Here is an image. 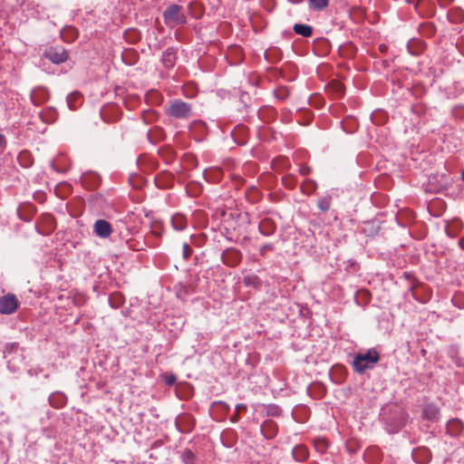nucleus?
<instances>
[{"mask_svg": "<svg viewBox=\"0 0 464 464\" xmlns=\"http://www.w3.org/2000/svg\"><path fill=\"white\" fill-rule=\"evenodd\" d=\"M293 29L295 34L304 37H310L313 34V27L308 24H295Z\"/></svg>", "mask_w": 464, "mask_h": 464, "instance_id": "24", "label": "nucleus"}, {"mask_svg": "<svg viewBox=\"0 0 464 464\" xmlns=\"http://www.w3.org/2000/svg\"><path fill=\"white\" fill-rule=\"evenodd\" d=\"M42 121L47 124L53 123L58 117V112L53 107H47L40 112Z\"/></svg>", "mask_w": 464, "mask_h": 464, "instance_id": "16", "label": "nucleus"}, {"mask_svg": "<svg viewBox=\"0 0 464 464\" xmlns=\"http://www.w3.org/2000/svg\"><path fill=\"white\" fill-rule=\"evenodd\" d=\"M272 251L274 250V246L272 244H265L263 245L260 249H259V253L262 256H266V251Z\"/></svg>", "mask_w": 464, "mask_h": 464, "instance_id": "35", "label": "nucleus"}, {"mask_svg": "<svg viewBox=\"0 0 464 464\" xmlns=\"http://www.w3.org/2000/svg\"><path fill=\"white\" fill-rule=\"evenodd\" d=\"M192 248L191 246L188 245V243L185 242L182 246V256H183V258L184 259H188L190 257V256L192 255Z\"/></svg>", "mask_w": 464, "mask_h": 464, "instance_id": "32", "label": "nucleus"}, {"mask_svg": "<svg viewBox=\"0 0 464 464\" xmlns=\"http://www.w3.org/2000/svg\"><path fill=\"white\" fill-rule=\"evenodd\" d=\"M246 409H247L246 405L244 404V403H238V404L236 405V411L237 412L245 411H246Z\"/></svg>", "mask_w": 464, "mask_h": 464, "instance_id": "41", "label": "nucleus"}, {"mask_svg": "<svg viewBox=\"0 0 464 464\" xmlns=\"http://www.w3.org/2000/svg\"><path fill=\"white\" fill-rule=\"evenodd\" d=\"M171 226L177 231H181L187 227V219L181 214H175L171 217Z\"/></svg>", "mask_w": 464, "mask_h": 464, "instance_id": "20", "label": "nucleus"}, {"mask_svg": "<svg viewBox=\"0 0 464 464\" xmlns=\"http://www.w3.org/2000/svg\"><path fill=\"white\" fill-rule=\"evenodd\" d=\"M82 182L89 189H94L100 185L101 178L97 173L87 172L82 176Z\"/></svg>", "mask_w": 464, "mask_h": 464, "instance_id": "12", "label": "nucleus"}, {"mask_svg": "<svg viewBox=\"0 0 464 464\" xmlns=\"http://www.w3.org/2000/svg\"><path fill=\"white\" fill-rule=\"evenodd\" d=\"M176 295L179 299L184 300L188 295V290L186 285L179 283L175 285Z\"/></svg>", "mask_w": 464, "mask_h": 464, "instance_id": "30", "label": "nucleus"}, {"mask_svg": "<svg viewBox=\"0 0 464 464\" xmlns=\"http://www.w3.org/2000/svg\"><path fill=\"white\" fill-rule=\"evenodd\" d=\"M49 402L53 408L60 409L66 404L67 398L63 392H55L49 396Z\"/></svg>", "mask_w": 464, "mask_h": 464, "instance_id": "14", "label": "nucleus"}, {"mask_svg": "<svg viewBox=\"0 0 464 464\" xmlns=\"http://www.w3.org/2000/svg\"><path fill=\"white\" fill-rule=\"evenodd\" d=\"M93 232L101 238H107L111 235L112 227L105 219H98L93 225Z\"/></svg>", "mask_w": 464, "mask_h": 464, "instance_id": "8", "label": "nucleus"}, {"mask_svg": "<svg viewBox=\"0 0 464 464\" xmlns=\"http://www.w3.org/2000/svg\"><path fill=\"white\" fill-rule=\"evenodd\" d=\"M20 303L14 294H7L0 297V314H14Z\"/></svg>", "mask_w": 464, "mask_h": 464, "instance_id": "4", "label": "nucleus"}, {"mask_svg": "<svg viewBox=\"0 0 464 464\" xmlns=\"http://www.w3.org/2000/svg\"><path fill=\"white\" fill-rule=\"evenodd\" d=\"M66 102L68 104V107L74 111L76 110L82 102V96L80 92H74L70 93L67 98Z\"/></svg>", "mask_w": 464, "mask_h": 464, "instance_id": "18", "label": "nucleus"}, {"mask_svg": "<svg viewBox=\"0 0 464 464\" xmlns=\"http://www.w3.org/2000/svg\"><path fill=\"white\" fill-rule=\"evenodd\" d=\"M330 0H309L310 7L315 11H322L329 5Z\"/></svg>", "mask_w": 464, "mask_h": 464, "instance_id": "27", "label": "nucleus"}, {"mask_svg": "<svg viewBox=\"0 0 464 464\" xmlns=\"http://www.w3.org/2000/svg\"><path fill=\"white\" fill-rule=\"evenodd\" d=\"M276 229L275 221L269 218H264L261 219L258 225L259 232L266 237L272 236Z\"/></svg>", "mask_w": 464, "mask_h": 464, "instance_id": "11", "label": "nucleus"}, {"mask_svg": "<svg viewBox=\"0 0 464 464\" xmlns=\"http://www.w3.org/2000/svg\"><path fill=\"white\" fill-rule=\"evenodd\" d=\"M176 62V53L173 48H168L162 54V63L167 68L174 66Z\"/></svg>", "mask_w": 464, "mask_h": 464, "instance_id": "21", "label": "nucleus"}, {"mask_svg": "<svg viewBox=\"0 0 464 464\" xmlns=\"http://www.w3.org/2000/svg\"><path fill=\"white\" fill-rule=\"evenodd\" d=\"M184 464H195L196 455L190 450H185L181 455Z\"/></svg>", "mask_w": 464, "mask_h": 464, "instance_id": "31", "label": "nucleus"}, {"mask_svg": "<svg viewBox=\"0 0 464 464\" xmlns=\"http://www.w3.org/2000/svg\"><path fill=\"white\" fill-rule=\"evenodd\" d=\"M289 95V92L285 88L276 90V96L280 100H285Z\"/></svg>", "mask_w": 464, "mask_h": 464, "instance_id": "33", "label": "nucleus"}, {"mask_svg": "<svg viewBox=\"0 0 464 464\" xmlns=\"http://www.w3.org/2000/svg\"><path fill=\"white\" fill-rule=\"evenodd\" d=\"M379 361V352L375 348H371L364 352L357 353L353 356L352 366L355 372L362 374L367 370L373 369Z\"/></svg>", "mask_w": 464, "mask_h": 464, "instance_id": "1", "label": "nucleus"}, {"mask_svg": "<svg viewBox=\"0 0 464 464\" xmlns=\"http://www.w3.org/2000/svg\"><path fill=\"white\" fill-rule=\"evenodd\" d=\"M382 419L387 425L389 432H397L405 423L404 412L398 411L394 413V417L386 416V412L382 413Z\"/></svg>", "mask_w": 464, "mask_h": 464, "instance_id": "5", "label": "nucleus"}, {"mask_svg": "<svg viewBox=\"0 0 464 464\" xmlns=\"http://www.w3.org/2000/svg\"><path fill=\"white\" fill-rule=\"evenodd\" d=\"M35 213V208L32 205H23L17 208V214L20 219L29 222Z\"/></svg>", "mask_w": 464, "mask_h": 464, "instance_id": "13", "label": "nucleus"}, {"mask_svg": "<svg viewBox=\"0 0 464 464\" xmlns=\"http://www.w3.org/2000/svg\"><path fill=\"white\" fill-rule=\"evenodd\" d=\"M260 430L266 440H272L277 435L278 427L274 420H266L261 424Z\"/></svg>", "mask_w": 464, "mask_h": 464, "instance_id": "10", "label": "nucleus"}, {"mask_svg": "<svg viewBox=\"0 0 464 464\" xmlns=\"http://www.w3.org/2000/svg\"><path fill=\"white\" fill-rule=\"evenodd\" d=\"M168 114L176 119H189L192 116L191 105L180 100L174 101L168 109Z\"/></svg>", "mask_w": 464, "mask_h": 464, "instance_id": "3", "label": "nucleus"}, {"mask_svg": "<svg viewBox=\"0 0 464 464\" xmlns=\"http://www.w3.org/2000/svg\"><path fill=\"white\" fill-rule=\"evenodd\" d=\"M17 161L21 167L30 168L34 163V159L28 150H22L17 156Z\"/></svg>", "mask_w": 464, "mask_h": 464, "instance_id": "19", "label": "nucleus"}, {"mask_svg": "<svg viewBox=\"0 0 464 464\" xmlns=\"http://www.w3.org/2000/svg\"><path fill=\"white\" fill-rule=\"evenodd\" d=\"M213 406L218 407L220 411L224 412H228L230 411V407L224 401H215Z\"/></svg>", "mask_w": 464, "mask_h": 464, "instance_id": "34", "label": "nucleus"}, {"mask_svg": "<svg viewBox=\"0 0 464 464\" xmlns=\"http://www.w3.org/2000/svg\"><path fill=\"white\" fill-rule=\"evenodd\" d=\"M30 99L34 105L39 106L48 101L49 92L44 87H36L32 90Z\"/></svg>", "mask_w": 464, "mask_h": 464, "instance_id": "9", "label": "nucleus"}, {"mask_svg": "<svg viewBox=\"0 0 464 464\" xmlns=\"http://www.w3.org/2000/svg\"><path fill=\"white\" fill-rule=\"evenodd\" d=\"M280 410L276 406L270 407L267 414L271 416H277L279 414Z\"/></svg>", "mask_w": 464, "mask_h": 464, "instance_id": "38", "label": "nucleus"}, {"mask_svg": "<svg viewBox=\"0 0 464 464\" xmlns=\"http://www.w3.org/2000/svg\"><path fill=\"white\" fill-rule=\"evenodd\" d=\"M292 456L295 461L303 462L308 457V450L302 444L296 445L292 450Z\"/></svg>", "mask_w": 464, "mask_h": 464, "instance_id": "17", "label": "nucleus"}, {"mask_svg": "<svg viewBox=\"0 0 464 464\" xmlns=\"http://www.w3.org/2000/svg\"><path fill=\"white\" fill-rule=\"evenodd\" d=\"M335 89H336V93L338 96H342L344 92V87L343 84L341 83H336L335 84Z\"/></svg>", "mask_w": 464, "mask_h": 464, "instance_id": "39", "label": "nucleus"}, {"mask_svg": "<svg viewBox=\"0 0 464 464\" xmlns=\"http://www.w3.org/2000/svg\"><path fill=\"white\" fill-rule=\"evenodd\" d=\"M155 117L156 115L154 111H148L143 114V120L147 123L151 122Z\"/></svg>", "mask_w": 464, "mask_h": 464, "instance_id": "36", "label": "nucleus"}, {"mask_svg": "<svg viewBox=\"0 0 464 464\" xmlns=\"http://www.w3.org/2000/svg\"><path fill=\"white\" fill-rule=\"evenodd\" d=\"M238 413H239V412H237V413H236V414H234V415L231 417V421H232V422H237V421H238V420H239V415H238Z\"/></svg>", "mask_w": 464, "mask_h": 464, "instance_id": "42", "label": "nucleus"}, {"mask_svg": "<svg viewBox=\"0 0 464 464\" xmlns=\"http://www.w3.org/2000/svg\"><path fill=\"white\" fill-rule=\"evenodd\" d=\"M299 172L303 176L309 175L311 173V168L308 166H302L299 169Z\"/></svg>", "mask_w": 464, "mask_h": 464, "instance_id": "37", "label": "nucleus"}, {"mask_svg": "<svg viewBox=\"0 0 464 464\" xmlns=\"http://www.w3.org/2000/svg\"><path fill=\"white\" fill-rule=\"evenodd\" d=\"M5 143V138L3 134H0V147Z\"/></svg>", "mask_w": 464, "mask_h": 464, "instance_id": "44", "label": "nucleus"}, {"mask_svg": "<svg viewBox=\"0 0 464 464\" xmlns=\"http://www.w3.org/2000/svg\"><path fill=\"white\" fill-rule=\"evenodd\" d=\"M387 115L385 112L379 111H374L371 115V120L374 124L382 125L386 121Z\"/></svg>", "mask_w": 464, "mask_h": 464, "instance_id": "29", "label": "nucleus"}, {"mask_svg": "<svg viewBox=\"0 0 464 464\" xmlns=\"http://www.w3.org/2000/svg\"><path fill=\"white\" fill-rule=\"evenodd\" d=\"M412 458L416 462L425 464L430 459V452L426 448L417 449L412 451Z\"/></svg>", "mask_w": 464, "mask_h": 464, "instance_id": "15", "label": "nucleus"}, {"mask_svg": "<svg viewBox=\"0 0 464 464\" xmlns=\"http://www.w3.org/2000/svg\"><path fill=\"white\" fill-rule=\"evenodd\" d=\"M108 301L111 308L117 309L124 304L125 299L122 294L115 292L110 295Z\"/></svg>", "mask_w": 464, "mask_h": 464, "instance_id": "23", "label": "nucleus"}, {"mask_svg": "<svg viewBox=\"0 0 464 464\" xmlns=\"http://www.w3.org/2000/svg\"><path fill=\"white\" fill-rule=\"evenodd\" d=\"M221 259L226 266L234 267L240 263L242 259V254L237 248H227L222 253Z\"/></svg>", "mask_w": 464, "mask_h": 464, "instance_id": "7", "label": "nucleus"}, {"mask_svg": "<svg viewBox=\"0 0 464 464\" xmlns=\"http://www.w3.org/2000/svg\"><path fill=\"white\" fill-rule=\"evenodd\" d=\"M162 16L164 24L169 28L183 25L187 23V16L182 6L176 4L169 5L164 10Z\"/></svg>", "mask_w": 464, "mask_h": 464, "instance_id": "2", "label": "nucleus"}, {"mask_svg": "<svg viewBox=\"0 0 464 464\" xmlns=\"http://www.w3.org/2000/svg\"><path fill=\"white\" fill-rule=\"evenodd\" d=\"M459 246L464 249V237L459 240Z\"/></svg>", "mask_w": 464, "mask_h": 464, "instance_id": "45", "label": "nucleus"}, {"mask_svg": "<svg viewBox=\"0 0 464 464\" xmlns=\"http://www.w3.org/2000/svg\"><path fill=\"white\" fill-rule=\"evenodd\" d=\"M461 178H462V180L464 181V169L461 172Z\"/></svg>", "mask_w": 464, "mask_h": 464, "instance_id": "47", "label": "nucleus"}, {"mask_svg": "<svg viewBox=\"0 0 464 464\" xmlns=\"http://www.w3.org/2000/svg\"><path fill=\"white\" fill-rule=\"evenodd\" d=\"M176 380H177V378H176V376H175V375H173V374H171V375H169V376H167V377H166V382H167V384H169V385H172V384H174V383L176 382Z\"/></svg>", "mask_w": 464, "mask_h": 464, "instance_id": "40", "label": "nucleus"}, {"mask_svg": "<svg viewBox=\"0 0 464 464\" xmlns=\"http://www.w3.org/2000/svg\"><path fill=\"white\" fill-rule=\"evenodd\" d=\"M332 204V197L327 195L321 198H319L317 202V207L323 212H326L330 209Z\"/></svg>", "mask_w": 464, "mask_h": 464, "instance_id": "26", "label": "nucleus"}, {"mask_svg": "<svg viewBox=\"0 0 464 464\" xmlns=\"http://www.w3.org/2000/svg\"><path fill=\"white\" fill-rule=\"evenodd\" d=\"M307 182H308L309 184H311V186H312V188H311V189H312V191H314V190L315 189V188H316V183H315V181H314V180H312V179H308V180H307Z\"/></svg>", "mask_w": 464, "mask_h": 464, "instance_id": "43", "label": "nucleus"}, {"mask_svg": "<svg viewBox=\"0 0 464 464\" xmlns=\"http://www.w3.org/2000/svg\"><path fill=\"white\" fill-rule=\"evenodd\" d=\"M447 430L450 435L457 436L463 430V423L457 419L451 420L448 422Z\"/></svg>", "mask_w": 464, "mask_h": 464, "instance_id": "22", "label": "nucleus"}, {"mask_svg": "<svg viewBox=\"0 0 464 464\" xmlns=\"http://www.w3.org/2000/svg\"><path fill=\"white\" fill-rule=\"evenodd\" d=\"M44 57L52 63L60 64L68 59V53L62 46L50 47L45 50Z\"/></svg>", "mask_w": 464, "mask_h": 464, "instance_id": "6", "label": "nucleus"}, {"mask_svg": "<svg viewBox=\"0 0 464 464\" xmlns=\"http://www.w3.org/2000/svg\"><path fill=\"white\" fill-rule=\"evenodd\" d=\"M289 2H291L292 4H299L301 3L303 0H288Z\"/></svg>", "mask_w": 464, "mask_h": 464, "instance_id": "46", "label": "nucleus"}, {"mask_svg": "<svg viewBox=\"0 0 464 464\" xmlns=\"http://www.w3.org/2000/svg\"><path fill=\"white\" fill-rule=\"evenodd\" d=\"M438 414V409L432 405H427L423 410V416L430 420H434Z\"/></svg>", "mask_w": 464, "mask_h": 464, "instance_id": "28", "label": "nucleus"}, {"mask_svg": "<svg viewBox=\"0 0 464 464\" xmlns=\"http://www.w3.org/2000/svg\"><path fill=\"white\" fill-rule=\"evenodd\" d=\"M61 36L65 42H72L78 36V31L72 26H67L61 32Z\"/></svg>", "mask_w": 464, "mask_h": 464, "instance_id": "25", "label": "nucleus"}]
</instances>
